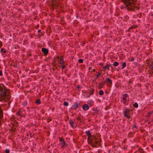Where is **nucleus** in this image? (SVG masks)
Here are the masks:
<instances>
[{
  "label": "nucleus",
  "instance_id": "obj_10",
  "mask_svg": "<svg viewBox=\"0 0 153 153\" xmlns=\"http://www.w3.org/2000/svg\"><path fill=\"white\" fill-rule=\"evenodd\" d=\"M60 63L61 64L63 65L65 64V62L63 60V57L62 56H61V57L60 58Z\"/></svg>",
  "mask_w": 153,
  "mask_h": 153
},
{
  "label": "nucleus",
  "instance_id": "obj_62",
  "mask_svg": "<svg viewBox=\"0 0 153 153\" xmlns=\"http://www.w3.org/2000/svg\"><path fill=\"white\" fill-rule=\"evenodd\" d=\"M151 121H152V122H153V120Z\"/></svg>",
  "mask_w": 153,
  "mask_h": 153
},
{
  "label": "nucleus",
  "instance_id": "obj_38",
  "mask_svg": "<svg viewBox=\"0 0 153 153\" xmlns=\"http://www.w3.org/2000/svg\"><path fill=\"white\" fill-rule=\"evenodd\" d=\"M126 100H125H125H124V101H123V104H125L126 105L127 104V103H126Z\"/></svg>",
  "mask_w": 153,
  "mask_h": 153
},
{
  "label": "nucleus",
  "instance_id": "obj_29",
  "mask_svg": "<svg viewBox=\"0 0 153 153\" xmlns=\"http://www.w3.org/2000/svg\"><path fill=\"white\" fill-rule=\"evenodd\" d=\"M93 143H94L96 145H98V143L99 144V143L98 142L96 141L94 142Z\"/></svg>",
  "mask_w": 153,
  "mask_h": 153
},
{
  "label": "nucleus",
  "instance_id": "obj_61",
  "mask_svg": "<svg viewBox=\"0 0 153 153\" xmlns=\"http://www.w3.org/2000/svg\"><path fill=\"white\" fill-rule=\"evenodd\" d=\"M93 71H95V69H94Z\"/></svg>",
  "mask_w": 153,
  "mask_h": 153
},
{
  "label": "nucleus",
  "instance_id": "obj_49",
  "mask_svg": "<svg viewBox=\"0 0 153 153\" xmlns=\"http://www.w3.org/2000/svg\"><path fill=\"white\" fill-rule=\"evenodd\" d=\"M41 30H39L38 31V33H39L41 32Z\"/></svg>",
  "mask_w": 153,
  "mask_h": 153
},
{
  "label": "nucleus",
  "instance_id": "obj_25",
  "mask_svg": "<svg viewBox=\"0 0 153 153\" xmlns=\"http://www.w3.org/2000/svg\"><path fill=\"white\" fill-rule=\"evenodd\" d=\"M138 151L140 152L141 153V152H143V149L140 148H139Z\"/></svg>",
  "mask_w": 153,
  "mask_h": 153
},
{
  "label": "nucleus",
  "instance_id": "obj_16",
  "mask_svg": "<svg viewBox=\"0 0 153 153\" xmlns=\"http://www.w3.org/2000/svg\"><path fill=\"white\" fill-rule=\"evenodd\" d=\"M105 83L106 82L104 81L103 83H100L99 85V88H102L103 87V85H104Z\"/></svg>",
  "mask_w": 153,
  "mask_h": 153
},
{
  "label": "nucleus",
  "instance_id": "obj_40",
  "mask_svg": "<svg viewBox=\"0 0 153 153\" xmlns=\"http://www.w3.org/2000/svg\"><path fill=\"white\" fill-rule=\"evenodd\" d=\"M18 112H19V113H20L21 114H22V110H20V109H19V111Z\"/></svg>",
  "mask_w": 153,
  "mask_h": 153
},
{
  "label": "nucleus",
  "instance_id": "obj_33",
  "mask_svg": "<svg viewBox=\"0 0 153 153\" xmlns=\"http://www.w3.org/2000/svg\"><path fill=\"white\" fill-rule=\"evenodd\" d=\"M27 105V102H25L23 104V105L24 106H26Z\"/></svg>",
  "mask_w": 153,
  "mask_h": 153
},
{
  "label": "nucleus",
  "instance_id": "obj_23",
  "mask_svg": "<svg viewBox=\"0 0 153 153\" xmlns=\"http://www.w3.org/2000/svg\"><path fill=\"white\" fill-rule=\"evenodd\" d=\"M78 62L80 63H82L83 62V60L82 59H79L78 60Z\"/></svg>",
  "mask_w": 153,
  "mask_h": 153
},
{
  "label": "nucleus",
  "instance_id": "obj_52",
  "mask_svg": "<svg viewBox=\"0 0 153 153\" xmlns=\"http://www.w3.org/2000/svg\"><path fill=\"white\" fill-rule=\"evenodd\" d=\"M27 110H28L29 111H30V110L29 109V108H27Z\"/></svg>",
  "mask_w": 153,
  "mask_h": 153
},
{
  "label": "nucleus",
  "instance_id": "obj_19",
  "mask_svg": "<svg viewBox=\"0 0 153 153\" xmlns=\"http://www.w3.org/2000/svg\"><path fill=\"white\" fill-rule=\"evenodd\" d=\"M35 102L37 104H39L41 103V101L40 99H38L36 100Z\"/></svg>",
  "mask_w": 153,
  "mask_h": 153
},
{
  "label": "nucleus",
  "instance_id": "obj_11",
  "mask_svg": "<svg viewBox=\"0 0 153 153\" xmlns=\"http://www.w3.org/2000/svg\"><path fill=\"white\" fill-rule=\"evenodd\" d=\"M72 106L74 109H76L79 107V104L76 102H75L74 104V105H73Z\"/></svg>",
  "mask_w": 153,
  "mask_h": 153
},
{
  "label": "nucleus",
  "instance_id": "obj_53",
  "mask_svg": "<svg viewBox=\"0 0 153 153\" xmlns=\"http://www.w3.org/2000/svg\"><path fill=\"white\" fill-rule=\"evenodd\" d=\"M101 138H100L99 139V141H100V142H101Z\"/></svg>",
  "mask_w": 153,
  "mask_h": 153
},
{
  "label": "nucleus",
  "instance_id": "obj_21",
  "mask_svg": "<svg viewBox=\"0 0 153 153\" xmlns=\"http://www.w3.org/2000/svg\"><path fill=\"white\" fill-rule=\"evenodd\" d=\"M133 106H134L135 108H138V103L136 102H135L134 103V105H133Z\"/></svg>",
  "mask_w": 153,
  "mask_h": 153
},
{
  "label": "nucleus",
  "instance_id": "obj_45",
  "mask_svg": "<svg viewBox=\"0 0 153 153\" xmlns=\"http://www.w3.org/2000/svg\"><path fill=\"white\" fill-rule=\"evenodd\" d=\"M140 152L138 151H136L134 153H140Z\"/></svg>",
  "mask_w": 153,
  "mask_h": 153
},
{
  "label": "nucleus",
  "instance_id": "obj_37",
  "mask_svg": "<svg viewBox=\"0 0 153 153\" xmlns=\"http://www.w3.org/2000/svg\"><path fill=\"white\" fill-rule=\"evenodd\" d=\"M2 75V71L1 70H0V76H1Z\"/></svg>",
  "mask_w": 153,
  "mask_h": 153
},
{
  "label": "nucleus",
  "instance_id": "obj_13",
  "mask_svg": "<svg viewBox=\"0 0 153 153\" xmlns=\"http://www.w3.org/2000/svg\"><path fill=\"white\" fill-rule=\"evenodd\" d=\"M121 64L122 65V67L121 68V69H123L126 66V63L125 62H122Z\"/></svg>",
  "mask_w": 153,
  "mask_h": 153
},
{
  "label": "nucleus",
  "instance_id": "obj_55",
  "mask_svg": "<svg viewBox=\"0 0 153 153\" xmlns=\"http://www.w3.org/2000/svg\"><path fill=\"white\" fill-rule=\"evenodd\" d=\"M111 68L112 69H113V66H111Z\"/></svg>",
  "mask_w": 153,
  "mask_h": 153
},
{
  "label": "nucleus",
  "instance_id": "obj_22",
  "mask_svg": "<svg viewBox=\"0 0 153 153\" xmlns=\"http://www.w3.org/2000/svg\"><path fill=\"white\" fill-rule=\"evenodd\" d=\"M99 94L100 95H102L103 94L104 92L102 90H100L99 92Z\"/></svg>",
  "mask_w": 153,
  "mask_h": 153
},
{
  "label": "nucleus",
  "instance_id": "obj_64",
  "mask_svg": "<svg viewBox=\"0 0 153 153\" xmlns=\"http://www.w3.org/2000/svg\"><path fill=\"white\" fill-rule=\"evenodd\" d=\"M152 150H153V149H152Z\"/></svg>",
  "mask_w": 153,
  "mask_h": 153
},
{
  "label": "nucleus",
  "instance_id": "obj_34",
  "mask_svg": "<svg viewBox=\"0 0 153 153\" xmlns=\"http://www.w3.org/2000/svg\"><path fill=\"white\" fill-rule=\"evenodd\" d=\"M134 60V58L133 57H132L131 58V59L129 60V61H133Z\"/></svg>",
  "mask_w": 153,
  "mask_h": 153
},
{
  "label": "nucleus",
  "instance_id": "obj_42",
  "mask_svg": "<svg viewBox=\"0 0 153 153\" xmlns=\"http://www.w3.org/2000/svg\"><path fill=\"white\" fill-rule=\"evenodd\" d=\"M99 65H101V66H103V63H100V64H99Z\"/></svg>",
  "mask_w": 153,
  "mask_h": 153
},
{
  "label": "nucleus",
  "instance_id": "obj_31",
  "mask_svg": "<svg viewBox=\"0 0 153 153\" xmlns=\"http://www.w3.org/2000/svg\"><path fill=\"white\" fill-rule=\"evenodd\" d=\"M101 74V73L100 72H99L98 73V74L96 75V78H97V77L100 76Z\"/></svg>",
  "mask_w": 153,
  "mask_h": 153
},
{
  "label": "nucleus",
  "instance_id": "obj_46",
  "mask_svg": "<svg viewBox=\"0 0 153 153\" xmlns=\"http://www.w3.org/2000/svg\"><path fill=\"white\" fill-rule=\"evenodd\" d=\"M77 120H80V118L79 117H78L77 118Z\"/></svg>",
  "mask_w": 153,
  "mask_h": 153
},
{
  "label": "nucleus",
  "instance_id": "obj_24",
  "mask_svg": "<svg viewBox=\"0 0 153 153\" xmlns=\"http://www.w3.org/2000/svg\"><path fill=\"white\" fill-rule=\"evenodd\" d=\"M63 105L66 106H67L68 105V103L67 102H65L63 103Z\"/></svg>",
  "mask_w": 153,
  "mask_h": 153
},
{
  "label": "nucleus",
  "instance_id": "obj_39",
  "mask_svg": "<svg viewBox=\"0 0 153 153\" xmlns=\"http://www.w3.org/2000/svg\"><path fill=\"white\" fill-rule=\"evenodd\" d=\"M94 139L95 141H96L97 139V138L95 136L94 137Z\"/></svg>",
  "mask_w": 153,
  "mask_h": 153
},
{
  "label": "nucleus",
  "instance_id": "obj_6",
  "mask_svg": "<svg viewBox=\"0 0 153 153\" xmlns=\"http://www.w3.org/2000/svg\"><path fill=\"white\" fill-rule=\"evenodd\" d=\"M42 51L45 55H46L48 53L49 50L47 48H43L42 49Z\"/></svg>",
  "mask_w": 153,
  "mask_h": 153
},
{
  "label": "nucleus",
  "instance_id": "obj_20",
  "mask_svg": "<svg viewBox=\"0 0 153 153\" xmlns=\"http://www.w3.org/2000/svg\"><path fill=\"white\" fill-rule=\"evenodd\" d=\"M118 65L119 63L118 62H114L113 64L114 66L115 67L117 66Z\"/></svg>",
  "mask_w": 153,
  "mask_h": 153
},
{
  "label": "nucleus",
  "instance_id": "obj_41",
  "mask_svg": "<svg viewBox=\"0 0 153 153\" xmlns=\"http://www.w3.org/2000/svg\"><path fill=\"white\" fill-rule=\"evenodd\" d=\"M58 7V5L56 6V5L55 4H53V7Z\"/></svg>",
  "mask_w": 153,
  "mask_h": 153
},
{
  "label": "nucleus",
  "instance_id": "obj_36",
  "mask_svg": "<svg viewBox=\"0 0 153 153\" xmlns=\"http://www.w3.org/2000/svg\"><path fill=\"white\" fill-rule=\"evenodd\" d=\"M2 42H1L0 41V48L2 46Z\"/></svg>",
  "mask_w": 153,
  "mask_h": 153
},
{
  "label": "nucleus",
  "instance_id": "obj_54",
  "mask_svg": "<svg viewBox=\"0 0 153 153\" xmlns=\"http://www.w3.org/2000/svg\"><path fill=\"white\" fill-rule=\"evenodd\" d=\"M133 27H132V26H131V27H130V28H131H131H132Z\"/></svg>",
  "mask_w": 153,
  "mask_h": 153
},
{
  "label": "nucleus",
  "instance_id": "obj_8",
  "mask_svg": "<svg viewBox=\"0 0 153 153\" xmlns=\"http://www.w3.org/2000/svg\"><path fill=\"white\" fill-rule=\"evenodd\" d=\"M111 67L110 65H106L105 66L103 67L102 70L103 71H105L107 69L109 70V67Z\"/></svg>",
  "mask_w": 153,
  "mask_h": 153
},
{
  "label": "nucleus",
  "instance_id": "obj_2",
  "mask_svg": "<svg viewBox=\"0 0 153 153\" xmlns=\"http://www.w3.org/2000/svg\"><path fill=\"white\" fill-rule=\"evenodd\" d=\"M9 90L6 88L3 84H0V101L5 102L10 100V96L9 94Z\"/></svg>",
  "mask_w": 153,
  "mask_h": 153
},
{
  "label": "nucleus",
  "instance_id": "obj_51",
  "mask_svg": "<svg viewBox=\"0 0 153 153\" xmlns=\"http://www.w3.org/2000/svg\"><path fill=\"white\" fill-rule=\"evenodd\" d=\"M54 1H55L56 2V0H52V1L53 2Z\"/></svg>",
  "mask_w": 153,
  "mask_h": 153
},
{
  "label": "nucleus",
  "instance_id": "obj_3",
  "mask_svg": "<svg viewBox=\"0 0 153 153\" xmlns=\"http://www.w3.org/2000/svg\"><path fill=\"white\" fill-rule=\"evenodd\" d=\"M130 111L128 108H125L124 111L123 112V114L124 116L128 119H129L131 117L130 115Z\"/></svg>",
  "mask_w": 153,
  "mask_h": 153
},
{
  "label": "nucleus",
  "instance_id": "obj_57",
  "mask_svg": "<svg viewBox=\"0 0 153 153\" xmlns=\"http://www.w3.org/2000/svg\"><path fill=\"white\" fill-rule=\"evenodd\" d=\"M55 60H56L55 59H53V62H55Z\"/></svg>",
  "mask_w": 153,
  "mask_h": 153
},
{
  "label": "nucleus",
  "instance_id": "obj_47",
  "mask_svg": "<svg viewBox=\"0 0 153 153\" xmlns=\"http://www.w3.org/2000/svg\"><path fill=\"white\" fill-rule=\"evenodd\" d=\"M150 67V68L152 70H153V66H151Z\"/></svg>",
  "mask_w": 153,
  "mask_h": 153
},
{
  "label": "nucleus",
  "instance_id": "obj_4",
  "mask_svg": "<svg viewBox=\"0 0 153 153\" xmlns=\"http://www.w3.org/2000/svg\"><path fill=\"white\" fill-rule=\"evenodd\" d=\"M105 82H106L107 85L108 87H110L112 84V80L108 78L106 79Z\"/></svg>",
  "mask_w": 153,
  "mask_h": 153
},
{
  "label": "nucleus",
  "instance_id": "obj_14",
  "mask_svg": "<svg viewBox=\"0 0 153 153\" xmlns=\"http://www.w3.org/2000/svg\"><path fill=\"white\" fill-rule=\"evenodd\" d=\"M94 89L93 88H91L90 89V93H89V95L88 96L89 97L90 95H92L94 93Z\"/></svg>",
  "mask_w": 153,
  "mask_h": 153
},
{
  "label": "nucleus",
  "instance_id": "obj_12",
  "mask_svg": "<svg viewBox=\"0 0 153 153\" xmlns=\"http://www.w3.org/2000/svg\"><path fill=\"white\" fill-rule=\"evenodd\" d=\"M70 124L72 128H73L75 126V124L74 121L72 120L71 119H70L69 120Z\"/></svg>",
  "mask_w": 153,
  "mask_h": 153
},
{
  "label": "nucleus",
  "instance_id": "obj_32",
  "mask_svg": "<svg viewBox=\"0 0 153 153\" xmlns=\"http://www.w3.org/2000/svg\"><path fill=\"white\" fill-rule=\"evenodd\" d=\"M133 128H135L136 129H137L138 128V127L136 125L134 124L133 126Z\"/></svg>",
  "mask_w": 153,
  "mask_h": 153
},
{
  "label": "nucleus",
  "instance_id": "obj_63",
  "mask_svg": "<svg viewBox=\"0 0 153 153\" xmlns=\"http://www.w3.org/2000/svg\"><path fill=\"white\" fill-rule=\"evenodd\" d=\"M31 54H30V56H31Z\"/></svg>",
  "mask_w": 153,
  "mask_h": 153
},
{
  "label": "nucleus",
  "instance_id": "obj_43",
  "mask_svg": "<svg viewBox=\"0 0 153 153\" xmlns=\"http://www.w3.org/2000/svg\"><path fill=\"white\" fill-rule=\"evenodd\" d=\"M15 130H16L14 128V129H13L12 131L13 132H15Z\"/></svg>",
  "mask_w": 153,
  "mask_h": 153
},
{
  "label": "nucleus",
  "instance_id": "obj_9",
  "mask_svg": "<svg viewBox=\"0 0 153 153\" xmlns=\"http://www.w3.org/2000/svg\"><path fill=\"white\" fill-rule=\"evenodd\" d=\"M82 108L84 110H87L89 109V107L87 104H85L82 106Z\"/></svg>",
  "mask_w": 153,
  "mask_h": 153
},
{
  "label": "nucleus",
  "instance_id": "obj_15",
  "mask_svg": "<svg viewBox=\"0 0 153 153\" xmlns=\"http://www.w3.org/2000/svg\"><path fill=\"white\" fill-rule=\"evenodd\" d=\"M123 18V20L125 21H126L127 20H128L129 19V17L127 15H126V16H125L123 18Z\"/></svg>",
  "mask_w": 153,
  "mask_h": 153
},
{
  "label": "nucleus",
  "instance_id": "obj_56",
  "mask_svg": "<svg viewBox=\"0 0 153 153\" xmlns=\"http://www.w3.org/2000/svg\"><path fill=\"white\" fill-rule=\"evenodd\" d=\"M141 153H145V152L144 151H143V152H141Z\"/></svg>",
  "mask_w": 153,
  "mask_h": 153
},
{
  "label": "nucleus",
  "instance_id": "obj_44",
  "mask_svg": "<svg viewBox=\"0 0 153 153\" xmlns=\"http://www.w3.org/2000/svg\"><path fill=\"white\" fill-rule=\"evenodd\" d=\"M65 68V65H63L62 66V69H63V68Z\"/></svg>",
  "mask_w": 153,
  "mask_h": 153
},
{
  "label": "nucleus",
  "instance_id": "obj_18",
  "mask_svg": "<svg viewBox=\"0 0 153 153\" xmlns=\"http://www.w3.org/2000/svg\"><path fill=\"white\" fill-rule=\"evenodd\" d=\"M89 144H92L93 142V139L91 138H90V140H88Z\"/></svg>",
  "mask_w": 153,
  "mask_h": 153
},
{
  "label": "nucleus",
  "instance_id": "obj_27",
  "mask_svg": "<svg viewBox=\"0 0 153 153\" xmlns=\"http://www.w3.org/2000/svg\"><path fill=\"white\" fill-rule=\"evenodd\" d=\"M5 152L6 153H9L10 150L8 149H7L5 150Z\"/></svg>",
  "mask_w": 153,
  "mask_h": 153
},
{
  "label": "nucleus",
  "instance_id": "obj_60",
  "mask_svg": "<svg viewBox=\"0 0 153 153\" xmlns=\"http://www.w3.org/2000/svg\"><path fill=\"white\" fill-rule=\"evenodd\" d=\"M139 10V9L138 10H137V12H136V13L138 11H139V10Z\"/></svg>",
  "mask_w": 153,
  "mask_h": 153
},
{
  "label": "nucleus",
  "instance_id": "obj_1",
  "mask_svg": "<svg viewBox=\"0 0 153 153\" xmlns=\"http://www.w3.org/2000/svg\"><path fill=\"white\" fill-rule=\"evenodd\" d=\"M123 3L121 8L122 9H125L128 11L137 12L140 9V7L137 0H120Z\"/></svg>",
  "mask_w": 153,
  "mask_h": 153
},
{
  "label": "nucleus",
  "instance_id": "obj_5",
  "mask_svg": "<svg viewBox=\"0 0 153 153\" xmlns=\"http://www.w3.org/2000/svg\"><path fill=\"white\" fill-rule=\"evenodd\" d=\"M59 141L60 142V144H62V147H64L65 146H66L67 145L65 144V143L63 139H62L61 138H59Z\"/></svg>",
  "mask_w": 153,
  "mask_h": 153
},
{
  "label": "nucleus",
  "instance_id": "obj_26",
  "mask_svg": "<svg viewBox=\"0 0 153 153\" xmlns=\"http://www.w3.org/2000/svg\"><path fill=\"white\" fill-rule=\"evenodd\" d=\"M153 66V61L152 62H150V63L149 64V66L150 67L151 66Z\"/></svg>",
  "mask_w": 153,
  "mask_h": 153
},
{
  "label": "nucleus",
  "instance_id": "obj_48",
  "mask_svg": "<svg viewBox=\"0 0 153 153\" xmlns=\"http://www.w3.org/2000/svg\"><path fill=\"white\" fill-rule=\"evenodd\" d=\"M80 88L81 87L79 85L77 87V88L78 89Z\"/></svg>",
  "mask_w": 153,
  "mask_h": 153
},
{
  "label": "nucleus",
  "instance_id": "obj_17",
  "mask_svg": "<svg viewBox=\"0 0 153 153\" xmlns=\"http://www.w3.org/2000/svg\"><path fill=\"white\" fill-rule=\"evenodd\" d=\"M128 96V95L127 94H125L124 96L123 97H122L123 99V100H127V97Z\"/></svg>",
  "mask_w": 153,
  "mask_h": 153
},
{
  "label": "nucleus",
  "instance_id": "obj_50",
  "mask_svg": "<svg viewBox=\"0 0 153 153\" xmlns=\"http://www.w3.org/2000/svg\"><path fill=\"white\" fill-rule=\"evenodd\" d=\"M151 113H149L148 114H149V115L148 116V117H149L150 116V114H151Z\"/></svg>",
  "mask_w": 153,
  "mask_h": 153
},
{
  "label": "nucleus",
  "instance_id": "obj_28",
  "mask_svg": "<svg viewBox=\"0 0 153 153\" xmlns=\"http://www.w3.org/2000/svg\"><path fill=\"white\" fill-rule=\"evenodd\" d=\"M1 52H4V53H6V51L5 50H4V49L3 48H2L1 49Z\"/></svg>",
  "mask_w": 153,
  "mask_h": 153
},
{
  "label": "nucleus",
  "instance_id": "obj_30",
  "mask_svg": "<svg viewBox=\"0 0 153 153\" xmlns=\"http://www.w3.org/2000/svg\"><path fill=\"white\" fill-rule=\"evenodd\" d=\"M17 114L19 115V116H22L23 115V114H21L19 112H17Z\"/></svg>",
  "mask_w": 153,
  "mask_h": 153
},
{
  "label": "nucleus",
  "instance_id": "obj_7",
  "mask_svg": "<svg viewBox=\"0 0 153 153\" xmlns=\"http://www.w3.org/2000/svg\"><path fill=\"white\" fill-rule=\"evenodd\" d=\"M85 133L87 136H88L87 140H90V138H91L92 135L89 131H86Z\"/></svg>",
  "mask_w": 153,
  "mask_h": 153
},
{
  "label": "nucleus",
  "instance_id": "obj_58",
  "mask_svg": "<svg viewBox=\"0 0 153 153\" xmlns=\"http://www.w3.org/2000/svg\"><path fill=\"white\" fill-rule=\"evenodd\" d=\"M148 123L149 124H150V122H148Z\"/></svg>",
  "mask_w": 153,
  "mask_h": 153
},
{
  "label": "nucleus",
  "instance_id": "obj_35",
  "mask_svg": "<svg viewBox=\"0 0 153 153\" xmlns=\"http://www.w3.org/2000/svg\"><path fill=\"white\" fill-rule=\"evenodd\" d=\"M51 120V119H50L48 118L47 119V121L48 123Z\"/></svg>",
  "mask_w": 153,
  "mask_h": 153
},
{
  "label": "nucleus",
  "instance_id": "obj_59",
  "mask_svg": "<svg viewBox=\"0 0 153 153\" xmlns=\"http://www.w3.org/2000/svg\"><path fill=\"white\" fill-rule=\"evenodd\" d=\"M1 21V19L0 18V22Z\"/></svg>",
  "mask_w": 153,
  "mask_h": 153
}]
</instances>
